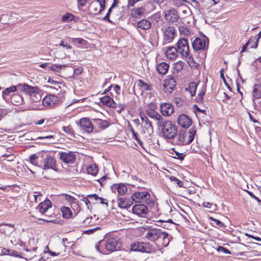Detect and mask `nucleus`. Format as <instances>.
I'll use <instances>...</instances> for the list:
<instances>
[{
    "label": "nucleus",
    "instance_id": "f257e3e1",
    "mask_svg": "<svg viewBox=\"0 0 261 261\" xmlns=\"http://www.w3.org/2000/svg\"><path fill=\"white\" fill-rule=\"evenodd\" d=\"M18 89L28 94L33 102H39L42 98L43 91L37 86H31L25 83L19 84Z\"/></svg>",
    "mask_w": 261,
    "mask_h": 261
},
{
    "label": "nucleus",
    "instance_id": "f03ea898",
    "mask_svg": "<svg viewBox=\"0 0 261 261\" xmlns=\"http://www.w3.org/2000/svg\"><path fill=\"white\" fill-rule=\"evenodd\" d=\"M196 130L192 127L188 132L179 130L177 138L173 140V144L178 145H186L191 143L194 140Z\"/></svg>",
    "mask_w": 261,
    "mask_h": 261
},
{
    "label": "nucleus",
    "instance_id": "7ed1b4c3",
    "mask_svg": "<svg viewBox=\"0 0 261 261\" xmlns=\"http://www.w3.org/2000/svg\"><path fill=\"white\" fill-rule=\"evenodd\" d=\"M159 127H162V133L163 136L168 139H173L177 136V127L171 121L163 120L161 122V125Z\"/></svg>",
    "mask_w": 261,
    "mask_h": 261
},
{
    "label": "nucleus",
    "instance_id": "20e7f679",
    "mask_svg": "<svg viewBox=\"0 0 261 261\" xmlns=\"http://www.w3.org/2000/svg\"><path fill=\"white\" fill-rule=\"evenodd\" d=\"M41 168L43 170L52 169L57 171V163L55 158L48 151L42 150Z\"/></svg>",
    "mask_w": 261,
    "mask_h": 261
},
{
    "label": "nucleus",
    "instance_id": "39448f33",
    "mask_svg": "<svg viewBox=\"0 0 261 261\" xmlns=\"http://www.w3.org/2000/svg\"><path fill=\"white\" fill-rule=\"evenodd\" d=\"M130 250L135 252L150 253L155 251V247L149 242H136L131 245Z\"/></svg>",
    "mask_w": 261,
    "mask_h": 261
},
{
    "label": "nucleus",
    "instance_id": "423d86ee",
    "mask_svg": "<svg viewBox=\"0 0 261 261\" xmlns=\"http://www.w3.org/2000/svg\"><path fill=\"white\" fill-rule=\"evenodd\" d=\"M100 243L104 244L105 249L109 252H113L119 250L121 245L120 239L118 237L108 238L106 241L100 242Z\"/></svg>",
    "mask_w": 261,
    "mask_h": 261
},
{
    "label": "nucleus",
    "instance_id": "0eeeda50",
    "mask_svg": "<svg viewBox=\"0 0 261 261\" xmlns=\"http://www.w3.org/2000/svg\"><path fill=\"white\" fill-rule=\"evenodd\" d=\"M106 8V0H96L90 3L88 14L96 15L101 13Z\"/></svg>",
    "mask_w": 261,
    "mask_h": 261
},
{
    "label": "nucleus",
    "instance_id": "6e6552de",
    "mask_svg": "<svg viewBox=\"0 0 261 261\" xmlns=\"http://www.w3.org/2000/svg\"><path fill=\"white\" fill-rule=\"evenodd\" d=\"M145 238L149 241L155 242L161 239V234L163 231L158 227H147L145 228Z\"/></svg>",
    "mask_w": 261,
    "mask_h": 261
},
{
    "label": "nucleus",
    "instance_id": "1a4fd4ad",
    "mask_svg": "<svg viewBox=\"0 0 261 261\" xmlns=\"http://www.w3.org/2000/svg\"><path fill=\"white\" fill-rule=\"evenodd\" d=\"M52 206V202L47 199L40 203L36 208L42 215H44L46 217L51 218L55 216L54 213L50 211Z\"/></svg>",
    "mask_w": 261,
    "mask_h": 261
},
{
    "label": "nucleus",
    "instance_id": "9d476101",
    "mask_svg": "<svg viewBox=\"0 0 261 261\" xmlns=\"http://www.w3.org/2000/svg\"><path fill=\"white\" fill-rule=\"evenodd\" d=\"M176 45L181 57L183 59L188 57L189 55V45L188 40L181 38L178 41Z\"/></svg>",
    "mask_w": 261,
    "mask_h": 261
},
{
    "label": "nucleus",
    "instance_id": "9b49d317",
    "mask_svg": "<svg viewBox=\"0 0 261 261\" xmlns=\"http://www.w3.org/2000/svg\"><path fill=\"white\" fill-rule=\"evenodd\" d=\"M77 125L86 133L90 134L93 130L94 127L92 121L88 118H83L76 122Z\"/></svg>",
    "mask_w": 261,
    "mask_h": 261
},
{
    "label": "nucleus",
    "instance_id": "f8f14e48",
    "mask_svg": "<svg viewBox=\"0 0 261 261\" xmlns=\"http://www.w3.org/2000/svg\"><path fill=\"white\" fill-rule=\"evenodd\" d=\"M131 198L136 203L146 202L148 203L147 201L149 200L150 195L147 191L136 192L132 195Z\"/></svg>",
    "mask_w": 261,
    "mask_h": 261
},
{
    "label": "nucleus",
    "instance_id": "ddd939ff",
    "mask_svg": "<svg viewBox=\"0 0 261 261\" xmlns=\"http://www.w3.org/2000/svg\"><path fill=\"white\" fill-rule=\"evenodd\" d=\"M208 44V39L205 36L202 38L197 37L192 42V46L195 50H204Z\"/></svg>",
    "mask_w": 261,
    "mask_h": 261
},
{
    "label": "nucleus",
    "instance_id": "4468645a",
    "mask_svg": "<svg viewBox=\"0 0 261 261\" xmlns=\"http://www.w3.org/2000/svg\"><path fill=\"white\" fill-rule=\"evenodd\" d=\"M60 160L66 164H72L76 159V155L72 151H60L58 153Z\"/></svg>",
    "mask_w": 261,
    "mask_h": 261
},
{
    "label": "nucleus",
    "instance_id": "2eb2a0df",
    "mask_svg": "<svg viewBox=\"0 0 261 261\" xmlns=\"http://www.w3.org/2000/svg\"><path fill=\"white\" fill-rule=\"evenodd\" d=\"M132 210L133 214L143 218L145 217L148 212L147 206L143 204H135Z\"/></svg>",
    "mask_w": 261,
    "mask_h": 261
},
{
    "label": "nucleus",
    "instance_id": "dca6fc26",
    "mask_svg": "<svg viewBox=\"0 0 261 261\" xmlns=\"http://www.w3.org/2000/svg\"><path fill=\"white\" fill-rule=\"evenodd\" d=\"M165 19L169 23L177 22L179 19L177 11L174 8L164 12Z\"/></svg>",
    "mask_w": 261,
    "mask_h": 261
},
{
    "label": "nucleus",
    "instance_id": "f3484780",
    "mask_svg": "<svg viewBox=\"0 0 261 261\" xmlns=\"http://www.w3.org/2000/svg\"><path fill=\"white\" fill-rule=\"evenodd\" d=\"M139 117H140L143 126L146 130L147 133L149 135L152 134L153 133V127L151 122L144 113H141L139 114Z\"/></svg>",
    "mask_w": 261,
    "mask_h": 261
},
{
    "label": "nucleus",
    "instance_id": "a211bd4d",
    "mask_svg": "<svg viewBox=\"0 0 261 261\" xmlns=\"http://www.w3.org/2000/svg\"><path fill=\"white\" fill-rule=\"evenodd\" d=\"M178 124L182 128H188L192 124V120L190 117L184 114L179 115L177 119Z\"/></svg>",
    "mask_w": 261,
    "mask_h": 261
},
{
    "label": "nucleus",
    "instance_id": "6ab92c4d",
    "mask_svg": "<svg viewBox=\"0 0 261 261\" xmlns=\"http://www.w3.org/2000/svg\"><path fill=\"white\" fill-rule=\"evenodd\" d=\"M176 35L175 29L172 27H167L164 31V39L167 43L171 42Z\"/></svg>",
    "mask_w": 261,
    "mask_h": 261
},
{
    "label": "nucleus",
    "instance_id": "aec40b11",
    "mask_svg": "<svg viewBox=\"0 0 261 261\" xmlns=\"http://www.w3.org/2000/svg\"><path fill=\"white\" fill-rule=\"evenodd\" d=\"M110 189L113 193H117L120 195H124L127 191L126 185L123 183L114 184L110 187Z\"/></svg>",
    "mask_w": 261,
    "mask_h": 261
},
{
    "label": "nucleus",
    "instance_id": "412c9836",
    "mask_svg": "<svg viewBox=\"0 0 261 261\" xmlns=\"http://www.w3.org/2000/svg\"><path fill=\"white\" fill-rule=\"evenodd\" d=\"M59 101V98L55 95L49 94L43 98L42 103L45 107H53Z\"/></svg>",
    "mask_w": 261,
    "mask_h": 261
},
{
    "label": "nucleus",
    "instance_id": "4be33fe9",
    "mask_svg": "<svg viewBox=\"0 0 261 261\" xmlns=\"http://www.w3.org/2000/svg\"><path fill=\"white\" fill-rule=\"evenodd\" d=\"M160 111L162 115L168 117L173 113L174 108L171 103H163L160 105Z\"/></svg>",
    "mask_w": 261,
    "mask_h": 261
},
{
    "label": "nucleus",
    "instance_id": "5701e85b",
    "mask_svg": "<svg viewBox=\"0 0 261 261\" xmlns=\"http://www.w3.org/2000/svg\"><path fill=\"white\" fill-rule=\"evenodd\" d=\"M145 113L148 117L157 121L156 124L158 126L161 125V122L164 120L163 117L153 109H147Z\"/></svg>",
    "mask_w": 261,
    "mask_h": 261
},
{
    "label": "nucleus",
    "instance_id": "b1692460",
    "mask_svg": "<svg viewBox=\"0 0 261 261\" xmlns=\"http://www.w3.org/2000/svg\"><path fill=\"white\" fill-rule=\"evenodd\" d=\"M176 86V81L173 77H170L165 81L164 85V90L166 93H171L174 90Z\"/></svg>",
    "mask_w": 261,
    "mask_h": 261
},
{
    "label": "nucleus",
    "instance_id": "393cba45",
    "mask_svg": "<svg viewBox=\"0 0 261 261\" xmlns=\"http://www.w3.org/2000/svg\"><path fill=\"white\" fill-rule=\"evenodd\" d=\"M42 155V151L39 152L37 153L32 154L30 156V161L33 165L41 167V161L42 158L40 156Z\"/></svg>",
    "mask_w": 261,
    "mask_h": 261
},
{
    "label": "nucleus",
    "instance_id": "a878e982",
    "mask_svg": "<svg viewBox=\"0 0 261 261\" xmlns=\"http://www.w3.org/2000/svg\"><path fill=\"white\" fill-rule=\"evenodd\" d=\"M177 53H178V51H177L176 47L174 46L168 47L165 51L167 58L171 60H175L176 58Z\"/></svg>",
    "mask_w": 261,
    "mask_h": 261
},
{
    "label": "nucleus",
    "instance_id": "bb28decb",
    "mask_svg": "<svg viewBox=\"0 0 261 261\" xmlns=\"http://www.w3.org/2000/svg\"><path fill=\"white\" fill-rule=\"evenodd\" d=\"M100 101L105 105L112 108H116L117 107V103L109 96L101 97Z\"/></svg>",
    "mask_w": 261,
    "mask_h": 261
},
{
    "label": "nucleus",
    "instance_id": "cd10ccee",
    "mask_svg": "<svg viewBox=\"0 0 261 261\" xmlns=\"http://www.w3.org/2000/svg\"><path fill=\"white\" fill-rule=\"evenodd\" d=\"M145 12V8L143 7L133 8L131 10L130 16L134 18L139 19L141 18Z\"/></svg>",
    "mask_w": 261,
    "mask_h": 261
},
{
    "label": "nucleus",
    "instance_id": "c85d7f7f",
    "mask_svg": "<svg viewBox=\"0 0 261 261\" xmlns=\"http://www.w3.org/2000/svg\"><path fill=\"white\" fill-rule=\"evenodd\" d=\"M151 27V22L147 19H143L139 21L137 24V27L143 30L149 29Z\"/></svg>",
    "mask_w": 261,
    "mask_h": 261
},
{
    "label": "nucleus",
    "instance_id": "c756f323",
    "mask_svg": "<svg viewBox=\"0 0 261 261\" xmlns=\"http://www.w3.org/2000/svg\"><path fill=\"white\" fill-rule=\"evenodd\" d=\"M169 65L166 62H161L158 64L156 67L158 73L162 75H165L169 69Z\"/></svg>",
    "mask_w": 261,
    "mask_h": 261
},
{
    "label": "nucleus",
    "instance_id": "7c9ffc66",
    "mask_svg": "<svg viewBox=\"0 0 261 261\" xmlns=\"http://www.w3.org/2000/svg\"><path fill=\"white\" fill-rule=\"evenodd\" d=\"M11 102L13 105L20 106L24 104L23 97L19 94H13L11 98Z\"/></svg>",
    "mask_w": 261,
    "mask_h": 261
},
{
    "label": "nucleus",
    "instance_id": "2f4dec72",
    "mask_svg": "<svg viewBox=\"0 0 261 261\" xmlns=\"http://www.w3.org/2000/svg\"><path fill=\"white\" fill-rule=\"evenodd\" d=\"M118 206L121 208L127 209L130 207L132 203L129 200L124 198H119L118 200Z\"/></svg>",
    "mask_w": 261,
    "mask_h": 261
},
{
    "label": "nucleus",
    "instance_id": "473e14b6",
    "mask_svg": "<svg viewBox=\"0 0 261 261\" xmlns=\"http://www.w3.org/2000/svg\"><path fill=\"white\" fill-rule=\"evenodd\" d=\"M1 254L2 255H10L11 256H14V257H19V258L22 257V256H21V253H19L17 251H15L12 249H6V248H4L2 250Z\"/></svg>",
    "mask_w": 261,
    "mask_h": 261
},
{
    "label": "nucleus",
    "instance_id": "72a5a7b5",
    "mask_svg": "<svg viewBox=\"0 0 261 261\" xmlns=\"http://www.w3.org/2000/svg\"><path fill=\"white\" fill-rule=\"evenodd\" d=\"M93 121L94 123L101 129H106L109 126V122L105 120H102L100 119H93Z\"/></svg>",
    "mask_w": 261,
    "mask_h": 261
},
{
    "label": "nucleus",
    "instance_id": "f704fd0d",
    "mask_svg": "<svg viewBox=\"0 0 261 261\" xmlns=\"http://www.w3.org/2000/svg\"><path fill=\"white\" fill-rule=\"evenodd\" d=\"M252 96L255 99L261 98V84H256L254 85Z\"/></svg>",
    "mask_w": 261,
    "mask_h": 261
},
{
    "label": "nucleus",
    "instance_id": "c9c22d12",
    "mask_svg": "<svg viewBox=\"0 0 261 261\" xmlns=\"http://www.w3.org/2000/svg\"><path fill=\"white\" fill-rule=\"evenodd\" d=\"M252 43H253V45H251L250 48H256L258 45V39H250L245 45L243 46L241 52L246 51V48L250 46V44Z\"/></svg>",
    "mask_w": 261,
    "mask_h": 261
},
{
    "label": "nucleus",
    "instance_id": "e433bc0d",
    "mask_svg": "<svg viewBox=\"0 0 261 261\" xmlns=\"http://www.w3.org/2000/svg\"><path fill=\"white\" fill-rule=\"evenodd\" d=\"M198 84L195 82H192L189 84V85L186 90L189 91L191 96H193L195 95L197 87Z\"/></svg>",
    "mask_w": 261,
    "mask_h": 261
},
{
    "label": "nucleus",
    "instance_id": "4c0bfd02",
    "mask_svg": "<svg viewBox=\"0 0 261 261\" xmlns=\"http://www.w3.org/2000/svg\"><path fill=\"white\" fill-rule=\"evenodd\" d=\"M206 92V88L203 87L199 91L197 96L195 98V101L198 103H201L203 100V96Z\"/></svg>",
    "mask_w": 261,
    "mask_h": 261
},
{
    "label": "nucleus",
    "instance_id": "58836bf2",
    "mask_svg": "<svg viewBox=\"0 0 261 261\" xmlns=\"http://www.w3.org/2000/svg\"><path fill=\"white\" fill-rule=\"evenodd\" d=\"M63 217L66 218H70L71 217L72 213L70 208L68 207L63 206L61 208Z\"/></svg>",
    "mask_w": 261,
    "mask_h": 261
},
{
    "label": "nucleus",
    "instance_id": "ea45409f",
    "mask_svg": "<svg viewBox=\"0 0 261 261\" xmlns=\"http://www.w3.org/2000/svg\"><path fill=\"white\" fill-rule=\"evenodd\" d=\"M98 171V168L95 164L91 165L87 168V173L93 176H95L97 174Z\"/></svg>",
    "mask_w": 261,
    "mask_h": 261
},
{
    "label": "nucleus",
    "instance_id": "a19ab883",
    "mask_svg": "<svg viewBox=\"0 0 261 261\" xmlns=\"http://www.w3.org/2000/svg\"><path fill=\"white\" fill-rule=\"evenodd\" d=\"M17 89H18V84L17 86H12L6 88L2 92L3 97L5 95H9L11 92L16 91Z\"/></svg>",
    "mask_w": 261,
    "mask_h": 261
},
{
    "label": "nucleus",
    "instance_id": "79ce46f5",
    "mask_svg": "<svg viewBox=\"0 0 261 261\" xmlns=\"http://www.w3.org/2000/svg\"><path fill=\"white\" fill-rule=\"evenodd\" d=\"M68 66L66 65H57V64H52L48 66V69L53 70L54 71H56L58 72H60L61 69H63L66 67Z\"/></svg>",
    "mask_w": 261,
    "mask_h": 261
},
{
    "label": "nucleus",
    "instance_id": "37998d69",
    "mask_svg": "<svg viewBox=\"0 0 261 261\" xmlns=\"http://www.w3.org/2000/svg\"><path fill=\"white\" fill-rule=\"evenodd\" d=\"M161 239H163V246L167 247L170 241L169 234L167 232L163 231L161 234Z\"/></svg>",
    "mask_w": 261,
    "mask_h": 261
},
{
    "label": "nucleus",
    "instance_id": "c03bdc74",
    "mask_svg": "<svg viewBox=\"0 0 261 261\" xmlns=\"http://www.w3.org/2000/svg\"><path fill=\"white\" fill-rule=\"evenodd\" d=\"M185 63L182 61H178L174 64V69L176 71V72H178L180 71L184 68Z\"/></svg>",
    "mask_w": 261,
    "mask_h": 261
},
{
    "label": "nucleus",
    "instance_id": "a18cd8bd",
    "mask_svg": "<svg viewBox=\"0 0 261 261\" xmlns=\"http://www.w3.org/2000/svg\"><path fill=\"white\" fill-rule=\"evenodd\" d=\"M75 16L71 13H67L64 14L62 18V20L64 22H69L73 20Z\"/></svg>",
    "mask_w": 261,
    "mask_h": 261
},
{
    "label": "nucleus",
    "instance_id": "49530a36",
    "mask_svg": "<svg viewBox=\"0 0 261 261\" xmlns=\"http://www.w3.org/2000/svg\"><path fill=\"white\" fill-rule=\"evenodd\" d=\"M138 86L143 88L144 90L147 91L151 90L152 89L151 85H148V84L144 82L142 80H139L138 81Z\"/></svg>",
    "mask_w": 261,
    "mask_h": 261
},
{
    "label": "nucleus",
    "instance_id": "de8ad7c7",
    "mask_svg": "<svg viewBox=\"0 0 261 261\" xmlns=\"http://www.w3.org/2000/svg\"><path fill=\"white\" fill-rule=\"evenodd\" d=\"M37 139L42 140V139H48L49 140V143H53L55 141V135H47L44 136H40Z\"/></svg>",
    "mask_w": 261,
    "mask_h": 261
},
{
    "label": "nucleus",
    "instance_id": "09e8293b",
    "mask_svg": "<svg viewBox=\"0 0 261 261\" xmlns=\"http://www.w3.org/2000/svg\"><path fill=\"white\" fill-rule=\"evenodd\" d=\"M62 130L70 136H73V130L70 126H63Z\"/></svg>",
    "mask_w": 261,
    "mask_h": 261
},
{
    "label": "nucleus",
    "instance_id": "8fccbe9b",
    "mask_svg": "<svg viewBox=\"0 0 261 261\" xmlns=\"http://www.w3.org/2000/svg\"><path fill=\"white\" fill-rule=\"evenodd\" d=\"M178 30L180 33H182L185 35H188L190 34L189 29L186 26H180Z\"/></svg>",
    "mask_w": 261,
    "mask_h": 261
},
{
    "label": "nucleus",
    "instance_id": "3c124183",
    "mask_svg": "<svg viewBox=\"0 0 261 261\" xmlns=\"http://www.w3.org/2000/svg\"><path fill=\"white\" fill-rule=\"evenodd\" d=\"M111 18L113 19L114 23H115V22H117L118 21H119L121 18V14L119 13V12H117V13H112L111 14Z\"/></svg>",
    "mask_w": 261,
    "mask_h": 261
},
{
    "label": "nucleus",
    "instance_id": "603ef678",
    "mask_svg": "<svg viewBox=\"0 0 261 261\" xmlns=\"http://www.w3.org/2000/svg\"><path fill=\"white\" fill-rule=\"evenodd\" d=\"M65 199L71 204L76 203L77 199L68 194L65 195Z\"/></svg>",
    "mask_w": 261,
    "mask_h": 261
},
{
    "label": "nucleus",
    "instance_id": "864d4df0",
    "mask_svg": "<svg viewBox=\"0 0 261 261\" xmlns=\"http://www.w3.org/2000/svg\"><path fill=\"white\" fill-rule=\"evenodd\" d=\"M169 178L171 181H174L178 186L179 187H182L183 186V182L177 179L176 177L171 176Z\"/></svg>",
    "mask_w": 261,
    "mask_h": 261
},
{
    "label": "nucleus",
    "instance_id": "5fc2aeb1",
    "mask_svg": "<svg viewBox=\"0 0 261 261\" xmlns=\"http://www.w3.org/2000/svg\"><path fill=\"white\" fill-rule=\"evenodd\" d=\"M174 102L178 107L182 106L184 103L183 100L180 97H175L174 99Z\"/></svg>",
    "mask_w": 261,
    "mask_h": 261
},
{
    "label": "nucleus",
    "instance_id": "6e6d98bb",
    "mask_svg": "<svg viewBox=\"0 0 261 261\" xmlns=\"http://www.w3.org/2000/svg\"><path fill=\"white\" fill-rule=\"evenodd\" d=\"M217 251L219 252H223L224 254H230L231 253L230 251L228 249H227V248H224L222 246H219L217 249Z\"/></svg>",
    "mask_w": 261,
    "mask_h": 261
},
{
    "label": "nucleus",
    "instance_id": "4d7b16f0",
    "mask_svg": "<svg viewBox=\"0 0 261 261\" xmlns=\"http://www.w3.org/2000/svg\"><path fill=\"white\" fill-rule=\"evenodd\" d=\"M83 71V68L82 67H79L77 68L74 69V72L73 76L74 75H80Z\"/></svg>",
    "mask_w": 261,
    "mask_h": 261
},
{
    "label": "nucleus",
    "instance_id": "13d9d810",
    "mask_svg": "<svg viewBox=\"0 0 261 261\" xmlns=\"http://www.w3.org/2000/svg\"><path fill=\"white\" fill-rule=\"evenodd\" d=\"M79 4H78V8L79 10H80V7L81 6V7H84L85 6L87 3L89 1V0H77Z\"/></svg>",
    "mask_w": 261,
    "mask_h": 261
},
{
    "label": "nucleus",
    "instance_id": "bf43d9fd",
    "mask_svg": "<svg viewBox=\"0 0 261 261\" xmlns=\"http://www.w3.org/2000/svg\"><path fill=\"white\" fill-rule=\"evenodd\" d=\"M187 63L191 67H194L196 66V63L192 57H189Z\"/></svg>",
    "mask_w": 261,
    "mask_h": 261
},
{
    "label": "nucleus",
    "instance_id": "052dcab7",
    "mask_svg": "<svg viewBox=\"0 0 261 261\" xmlns=\"http://www.w3.org/2000/svg\"><path fill=\"white\" fill-rule=\"evenodd\" d=\"M72 41L74 43L77 42L80 44H83L85 42V40L82 38H73L72 39Z\"/></svg>",
    "mask_w": 261,
    "mask_h": 261
},
{
    "label": "nucleus",
    "instance_id": "680f3d73",
    "mask_svg": "<svg viewBox=\"0 0 261 261\" xmlns=\"http://www.w3.org/2000/svg\"><path fill=\"white\" fill-rule=\"evenodd\" d=\"M110 16L111 17V14L107 13L102 19L111 23H114L113 19H112V18L110 19Z\"/></svg>",
    "mask_w": 261,
    "mask_h": 261
},
{
    "label": "nucleus",
    "instance_id": "e2e57ef3",
    "mask_svg": "<svg viewBox=\"0 0 261 261\" xmlns=\"http://www.w3.org/2000/svg\"><path fill=\"white\" fill-rule=\"evenodd\" d=\"M246 192H247L252 198H253L254 199H255V200H256L258 203H260L261 202V201L256 196H255L253 193L249 191H248V190H245Z\"/></svg>",
    "mask_w": 261,
    "mask_h": 261
},
{
    "label": "nucleus",
    "instance_id": "0e129e2a",
    "mask_svg": "<svg viewBox=\"0 0 261 261\" xmlns=\"http://www.w3.org/2000/svg\"><path fill=\"white\" fill-rule=\"evenodd\" d=\"M133 137L140 145H142L143 144L142 141L138 138V134L137 133L133 132Z\"/></svg>",
    "mask_w": 261,
    "mask_h": 261
},
{
    "label": "nucleus",
    "instance_id": "69168bd1",
    "mask_svg": "<svg viewBox=\"0 0 261 261\" xmlns=\"http://www.w3.org/2000/svg\"><path fill=\"white\" fill-rule=\"evenodd\" d=\"M211 219L214 222H215L216 225H218L219 227H222L224 225L223 223L219 220L215 219L213 217H211Z\"/></svg>",
    "mask_w": 261,
    "mask_h": 261
},
{
    "label": "nucleus",
    "instance_id": "338daca9",
    "mask_svg": "<svg viewBox=\"0 0 261 261\" xmlns=\"http://www.w3.org/2000/svg\"><path fill=\"white\" fill-rule=\"evenodd\" d=\"M81 197L83 198L82 200L84 201L87 207L89 208V206L91 205V204L90 200L88 199V198L87 197H84V195H82Z\"/></svg>",
    "mask_w": 261,
    "mask_h": 261
},
{
    "label": "nucleus",
    "instance_id": "774afa93",
    "mask_svg": "<svg viewBox=\"0 0 261 261\" xmlns=\"http://www.w3.org/2000/svg\"><path fill=\"white\" fill-rule=\"evenodd\" d=\"M175 158L182 160L184 159L185 155L183 153H178L177 152H175Z\"/></svg>",
    "mask_w": 261,
    "mask_h": 261
}]
</instances>
